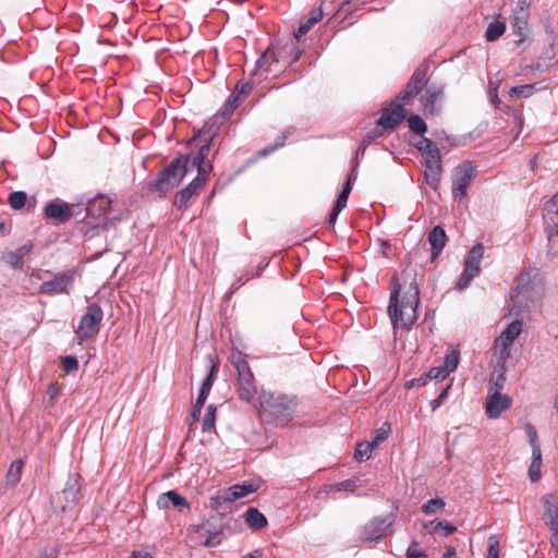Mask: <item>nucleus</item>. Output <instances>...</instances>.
Instances as JSON below:
<instances>
[{
    "label": "nucleus",
    "mask_w": 558,
    "mask_h": 558,
    "mask_svg": "<svg viewBox=\"0 0 558 558\" xmlns=\"http://www.w3.org/2000/svg\"><path fill=\"white\" fill-rule=\"evenodd\" d=\"M289 50H290V54L292 58L291 62L293 63V62L298 61L301 57L302 51L298 47L296 43H292L291 46L289 47Z\"/></svg>",
    "instance_id": "nucleus-57"
},
{
    "label": "nucleus",
    "mask_w": 558,
    "mask_h": 558,
    "mask_svg": "<svg viewBox=\"0 0 558 558\" xmlns=\"http://www.w3.org/2000/svg\"><path fill=\"white\" fill-rule=\"evenodd\" d=\"M207 360L209 363V373L206 376V378L203 380L199 392L209 395L211 387L214 385V381L216 379V376L219 372V363L216 362L211 355H208Z\"/></svg>",
    "instance_id": "nucleus-34"
},
{
    "label": "nucleus",
    "mask_w": 558,
    "mask_h": 558,
    "mask_svg": "<svg viewBox=\"0 0 558 558\" xmlns=\"http://www.w3.org/2000/svg\"><path fill=\"white\" fill-rule=\"evenodd\" d=\"M172 505L174 508L179 509L180 511L182 509H187L190 507L189 501L185 497L179 495L174 490H169L166 493H162L159 495L157 499V506L160 509H167L169 506Z\"/></svg>",
    "instance_id": "nucleus-26"
},
{
    "label": "nucleus",
    "mask_w": 558,
    "mask_h": 558,
    "mask_svg": "<svg viewBox=\"0 0 558 558\" xmlns=\"http://www.w3.org/2000/svg\"><path fill=\"white\" fill-rule=\"evenodd\" d=\"M426 68H418L413 72L404 92L401 95L402 101H408L409 99L418 95L420 92H422V89L426 86Z\"/></svg>",
    "instance_id": "nucleus-19"
},
{
    "label": "nucleus",
    "mask_w": 558,
    "mask_h": 558,
    "mask_svg": "<svg viewBox=\"0 0 558 558\" xmlns=\"http://www.w3.org/2000/svg\"><path fill=\"white\" fill-rule=\"evenodd\" d=\"M5 260L8 264H10L11 266H13L15 268H22V266L24 264L23 259L19 256L16 251L8 253L5 255Z\"/></svg>",
    "instance_id": "nucleus-52"
},
{
    "label": "nucleus",
    "mask_w": 558,
    "mask_h": 558,
    "mask_svg": "<svg viewBox=\"0 0 558 558\" xmlns=\"http://www.w3.org/2000/svg\"><path fill=\"white\" fill-rule=\"evenodd\" d=\"M279 57L277 56L274 48H268L256 61L253 74L257 70L265 72L266 74H276L280 71L278 68Z\"/></svg>",
    "instance_id": "nucleus-23"
},
{
    "label": "nucleus",
    "mask_w": 558,
    "mask_h": 558,
    "mask_svg": "<svg viewBox=\"0 0 558 558\" xmlns=\"http://www.w3.org/2000/svg\"><path fill=\"white\" fill-rule=\"evenodd\" d=\"M8 202L13 209H21L27 203V195L23 191H15L9 195Z\"/></svg>",
    "instance_id": "nucleus-44"
},
{
    "label": "nucleus",
    "mask_w": 558,
    "mask_h": 558,
    "mask_svg": "<svg viewBox=\"0 0 558 558\" xmlns=\"http://www.w3.org/2000/svg\"><path fill=\"white\" fill-rule=\"evenodd\" d=\"M293 133L292 128H288L283 130L280 135L276 138V142L272 145H269L257 153L259 157H267L268 155L276 151L278 148L284 146L287 138Z\"/></svg>",
    "instance_id": "nucleus-35"
},
{
    "label": "nucleus",
    "mask_w": 558,
    "mask_h": 558,
    "mask_svg": "<svg viewBox=\"0 0 558 558\" xmlns=\"http://www.w3.org/2000/svg\"><path fill=\"white\" fill-rule=\"evenodd\" d=\"M408 558H427L424 550L421 549L417 542H412L407 549Z\"/></svg>",
    "instance_id": "nucleus-48"
},
{
    "label": "nucleus",
    "mask_w": 558,
    "mask_h": 558,
    "mask_svg": "<svg viewBox=\"0 0 558 558\" xmlns=\"http://www.w3.org/2000/svg\"><path fill=\"white\" fill-rule=\"evenodd\" d=\"M544 523L550 529L558 526V496L547 494L542 497Z\"/></svg>",
    "instance_id": "nucleus-20"
},
{
    "label": "nucleus",
    "mask_w": 558,
    "mask_h": 558,
    "mask_svg": "<svg viewBox=\"0 0 558 558\" xmlns=\"http://www.w3.org/2000/svg\"><path fill=\"white\" fill-rule=\"evenodd\" d=\"M506 32V21L499 15L490 22V41L498 39Z\"/></svg>",
    "instance_id": "nucleus-45"
},
{
    "label": "nucleus",
    "mask_w": 558,
    "mask_h": 558,
    "mask_svg": "<svg viewBox=\"0 0 558 558\" xmlns=\"http://www.w3.org/2000/svg\"><path fill=\"white\" fill-rule=\"evenodd\" d=\"M39 558H58V550L56 548H45Z\"/></svg>",
    "instance_id": "nucleus-61"
},
{
    "label": "nucleus",
    "mask_w": 558,
    "mask_h": 558,
    "mask_svg": "<svg viewBox=\"0 0 558 558\" xmlns=\"http://www.w3.org/2000/svg\"><path fill=\"white\" fill-rule=\"evenodd\" d=\"M425 160V180L430 189L436 191L441 179V158L440 150L435 144L425 154H422Z\"/></svg>",
    "instance_id": "nucleus-9"
},
{
    "label": "nucleus",
    "mask_w": 558,
    "mask_h": 558,
    "mask_svg": "<svg viewBox=\"0 0 558 558\" xmlns=\"http://www.w3.org/2000/svg\"><path fill=\"white\" fill-rule=\"evenodd\" d=\"M298 398L281 391L262 390L258 396V414L263 422L286 426L296 412Z\"/></svg>",
    "instance_id": "nucleus-2"
},
{
    "label": "nucleus",
    "mask_w": 558,
    "mask_h": 558,
    "mask_svg": "<svg viewBox=\"0 0 558 558\" xmlns=\"http://www.w3.org/2000/svg\"><path fill=\"white\" fill-rule=\"evenodd\" d=\"M459 361L460 351L458 349L449 350L445 355L442 364L432 367L427 373V377L429 379H445L458 367Z\"/></svg>",
    "instance_id": "nucleus-13"
},
{
    "label": "nucleus",
    "mask_w": 558,
    "mask_h": 558,
    "mask_svg": "<svg viewBox=\"0 0 558 558\" xmlns=\"http://www.w3.org/2000/svg\"><path fill=\"white\" fill-rule=\"evenodd\" d=\"M232 364L238 373V391L240 399L252 403L257 393V387L248 363L241 354H238L232 357Z\"/></svg>",
    "instance_id": "nucleus-6"
},
{
    "label": "nucleus",
    "mask_w": 558,
    "mask_h": 558,
    "mask_svg": "<svg viewBox=\"0 0 558 558\" xmlns=\"http://www.w3.org/2000/svg\"><path fill=\"white\" fill-rule=\"evenodd\" d=\"M549 530L551 531V538H550L551 546L554 547L555 551L558 554V526L550 527Z\"/></svg>",
    "instance_id": "nucleus-60"
},
{
    "label": "nucleus",
    "mask_w": 558,
    "mask_h": 558,
    "mask_svg": "<svg viewBox=\"0 0 558 558\" xmlns=\"http://www.w3.org/2000/svg\"><path fill=\"white\" fill-rule=\"evenodd\" d=\"M375 448L376 447L372 441L360 442L355 448L354 458L359 461H366L371 458Z\"/></svg>",
    "instance_id": "nucleus-39"
},
{
    "label": "nucleus",
    "mask_w": 558,
    "mask_h": 558,
    "mask_svg": "<svg viewBox=\"0 0 558 558\" xmlns=\"http://www.w3.org/2000/svg\"><path fill=\"white\" fill-rule=\"evenodd\" d=\"M196 168L197 175L195 178H201L203 180L208 179V174L213 169L211 163L207 160L206 156H203L202 153L194 155L192 158L190 157V170Z\"/></svg>",
    "instance_id": "nucleus-29"
},
{
    "label": "nucleus",
    "mask_w": 558,
    "mask_h": 558,
    "mask_svg": "<svg viewBox=\"0 0 558 558\" xmlns=\"http://www.w3.org/2000/svg\"><path fill=\"white\" fill-rule=\"evenodd\" d=\"M434 145H435V143L427 137H422L417 143L414 144L416 149L418 151H421L422 154H425Z\"/></svg>",
    "instance_id": "nucleus-53"
},
{
    "label": "nucleus",
    "mask_w": 558,
    "mask_h": 558,
    "mask_svg": "<svg viewBox=\"0 0 558 558\" xmlns=\"http://www.w3.org/2000/svg\"><path fill=\"white\" fill-rule=\"evenodd\" d=\"M23 466L24 463L20 459H16L11 463L7 473V483L9 485L15 486L21 481Z\"/></svg>",
    "instance_id": "nucleus-36"
},
{
    "label": "nucleus",
    "mask_w": 558,
    "mask_h": 558,
    "mask_svg": "<svg viewBox=\"0 0 558 558\" xmlns=\"http://www.w3.org/2000/svg\"><path fill=\"white\" fill-rule=\"evenodd\" d=\"M405 109L402 102L392 101L388 107L384 108L378 125L385 130H395L405 118Z\"/></svg>",
    "instance_id": "nucleus-11"
},
{
    "label": "nucleus",
    "mask_w": 558,
    "mask_h": 558,
    "mask_svg": "<svg viewBox=\"0 0 558 558\" xmlns=\"http://www.w3.org/2000/svg\"><path fill=\"white\" fill-rule=\"evenodd\" d=\"M206 183V180L194 178L184 189L179 191L174 197L173 205L179 210L186 209L192 202V198L197 196Z\"/></svg>",
    "instance_id": "nucleus-14"
},
{
    "label": "nucleus",
    "mask_w": 558,
    "mask_h": 558,
    "mask_svg": "<svg viewBox=\"0 0 558 558\" xmlns=\"http://www.w3.org/2000/svg\"><path fill=\"white\" fill-rule=\"evenodd\" d=\"M408 124L410 130L418 135H423L427 131L425 121L418 114L410 116Z\"/></svg>",
    "instance_id": "nucleus-42"
},
{
    "label": "nucleus",
    "mask_w": 558,
    "mask_h": 558,
    "mask_svg": "<svg viewBox=\"0 0 558 558\" xmlns=\"http://www.w3.org/2000/svg\"><path fill=\"white\" fill-rule=\"evenodd\" d=\"M523 323L521 320H514L508 325V327L501 332V335L495 341V351L498 354V361L496 365L497 379L495 385L500 388L506 381V366L505 363L510 356V348L514 340L522 333Z\"/></svg>",
    "instance_id": "nucleus-4"
},
{
    "label": "nucleus",
    "mask_w": 558,
    "mask_h": 558,
    "mask_svg": "<svg viewBox=\"0 0 558 558\" xmlns=\"http://www.w3.org/2000/svg\"><path fill=\"white\" fill-rule=\"evenodd\" d=\"M512 405V399L509 395L500 391L490 393V420L498 418Z\"/></svg>",
    "instance_id": "nucleus-24"
},
{
    "label": "nucleus",
    "mask_w": 558,
    "mask_h": 558,
    "mask_svg": "<svg viewBox=\"0 0 558 558\" xmlns=\"http://www.w3.org/2000/svg\"><path fill=\"white\" fill-rule=\"evenodd\" d=\"M73 283V276L70 274H59L53 279L44 281L39 287V293L54 295L59 293H69V287Z\"/></svg>",
    "instance_id": "nucleus-15"
},
{
    "label": "nucleus",
    "mask_w": 558,
    "mask_h": 558,
    "mask_svg": "<svg viewBox=\"0 0 558 558\" xmlns=\"http://www.w3.org/2000/svg\"><path fill=\"white\" fill-rule=\"evenodd\" d=\"M442 94L444 88L440 85L429 84L426 86L425 94L421 97V102L427 113L432 116L438 114L439 108H437L436 104L441 99Z\"/></svg>",
    "instance_id": "nucleus-22"
},
{
    "label": "nucleus",
    "mask_w": 558,
    "mask_h": 558,
    "mask_svg": "<svg viewBox=\"0 0 558 558\" xmlns=\"http://www.w3.org/2000/svg\"><path fill=\"white\" fill-rule=\"evenodd\" d=\"M252 82L238 83L225 105V114L232 113L253 90Z\"/></svg>",
    "instance_id": "nucleus-21"
},
{
    "label": "nucleus",
    "mask_w": 558,
    "mask_h": 558,
    "mask_svg": "<svg viewBox=\"0 0 558 558\" xmlns=\"http://www.w3.org/2000/svg\"><path fill=\"white\" fill-rule=\"evenodd\" d=\"M33 248V245L32 244H23L22 246H20L16 251V253L19 254V256L24 259V257L32 251Z\"/></svg>",
    "instance_id": "nucleus-62"
},
{
    "label": "nucleus",
    "mask_w": 558,
    "mask_h": 558,
    "mask_svg": "<svg viewBox=\"0 0 558 558\" xmlns=\"http://www.w3.org/2000/svg\"><path fill=\"white\" fill-rule=\"evenodd\" d=\"M62 367L66 373H72L78 369V362L75 356L66 355L62 357Z\"/></svg>",
    "instance_id": "nucleus-49"
},
{
    "label": "nucleus",
    "mask_w": 558,
    "mask_h": 558,
    "mask_svg": "<svg viewBox=\"0 0 558 558\" xmlns=\"http://www.w3.org/2000/svg\"><path fill=\"white\" fill-rule=\"evenodd\" d=\"M446 506V502L444 501V499L441 498H433V499H429L427 500L426 502H424L422 505V512L425 513V514H433V513H436L437 511L444 509Z\"/></svg>",
    "instance_id": "nucleus-43"
},
{
    "label": "nucleus",
    "mask_w": 558,
    "mask_h": 558,
    "mask_svg": "<svg viewBox=\"0 0 558 558\" xmlns=\"http://www.w3.org/2000/svg\"><path fill=\"white\" fill-rule=\"evenodd\" d=\"M197 532L205 537L204 546L206 547H216L222 541V532L218 529L210 530L208 523H203L198 525Z\"/></svg>",
    "instance_id": "nucleus-30"
},
{
    "label": "nucleus",
    "mask_w": 558,
    "mask_h": 558,
    "mask_svg": "<svg viewBox=\"0 0 558 558\" xmlns=\"http://www.w3.org/2000/svg\"><path fill=\"white\" fill-rule=\"evenodd\" d=\"M348 198H349L348 194H344L342 192L339 194V196L335 203V206L329 215V220H328L329 226H333L336 223L339 214L347 206Z\"/></svg>",
    "instance_id": "nucleus-40"
},
{
    "label": "nucleus",
    "mask_w": 558,
    "mask_h": 558,
    "mask_svg": "<svg viewBox=\"0 0 558 558\" xmlns=\"http://www.w3.org/2000/svg\"><path fill=\"white\" fill-rule=\"evenodd\" d=\"M485 246L483 244L474 245L468 253L464 260V268L454 282V290L458 292L465 291L472 281L482 272V262L484 258Z\"/></svg>",
    "instance_id": "nucleus-5"
},
{
    "label": "nucleus",
    "mask_w": 558,
    "mask_h": 558,
    "mask_svg": "<svg viewBox=\"0 0 558 558\" xmlns=\"http://www.w3.org/2000/svg\"><path fill=\"white\" fill-rule=\"evenodd\" d=\"M111 199L105 195H97L87 203V216L97 218L108 213L110 209Z\"/></svg>",
    "instance_id": "nucleus-28"
},
{
    "label": "nucleus",
    "mask_w": 558,
    "mask_h": 558,
    "mask_svg": "<svg viewBox=\"0 0 558 558\" xmlns=\"http://www.w3.org/2000/svg\"><path fill=\"white\" fill-rule=\"evenodd\" d=\"M102 318L104 312L100 305L97 303L89 304L75 331L77 338L81 341H85L95 337L99 332Z\"/></svg>",
    "instance_id": "nucleus-7"
},
{
    "label": "nucleus",
    "mask_w": 558,
    "mask_h": 558,
    "mask_svg": "<svg viewBox=\"0 0 558 558\" xmlns=\"http://www.w3.org/2000/svg\"><path fill=\"white\" fill-rule=\"evenodd\" d=\"M490 558H499V544L494 537H490Z\"/></svg>",
    "instance_id": "nucleus-59"
},
{
    "label": "nucleus",
    "mask_w": 558,
    "mask_h": 558,
    "mask_svg": "<svg viewBox=\"0 0 558 558\" xmlns=\"http://www.w3.org/2000/svg\"><path fill=\"white\" fill-rule=\"evenodd\" d=\"M357 487L356 480L348 478L331 486L330 492H354Z\"/></svg>",
    "instance_id": "nucleus-47"
},
{
    "label": "nucleus",
    "mask_w": 558,
    "mask_h": 558,
    "mask_svg": "<svg viewBox=\"0 0 558 558\" xmlns=\"http://www.w3.org/2000/svg\"><path fill=\"white\" fill-rule=\"evenodd\" d=\"M244 518L246 524L254 530H260L267 525L266 517L256 508H248Z\"/></svg>",
    "instance_id": "nucleus-32"
},
{
    "label": "nucleus",
    "mask_w": 558,
    "mask_h": 558,
    "mask_svg": "<svg viewBox=\"0 0 558 558\" xmlns=\"http://www.w3.org/2000/svg\"><path fill=\"white\" fill-rule=\"evenodd\" d=\"M450 384L446 386L439 393V396L430 402V407L433 411H436L444 402L447 400L448 397V390L450 388Z\"/></svg>",
    "instance_id": "nucleus-50"
},
{
    "label": "nucleus",
    "mask_w": 558,
    "mask_h": 558,
    "mask_svg": "<svg viewBox=\"0 0 558 558\" xmlns=\"http://www.w3.org/2000/svg\"><path fill=\"white\" fill-rule=\"evenodd\" d=\"M533 460L530 465L529 475L532 482H537L541 478V463H542V451L541 448H534Z\"/></svg>",
    "instance_id": "nucleus-37"
},
{
    "label": "nucleus",
    "mask_w": 558,
    "mask_h": 558,
    "mask_svg": "<svg viewBox=\"0 0 558 558\" xmlns=\"http://www.w3.org/2000/svg\"><path fill=\"white\" fill-rule=\"evenodd\" d=\"M389 525L387 519H373L363 526L360 538L363 543L378 542Z\"/></svg>",
    "instance_id": "nucleus-17"
},
{
    "label": "nucleus",
    "mask_w": 558,
    "mask_h": 558,
    "mask_svg": "<svg viewBox=\"0 0 558 558\" xmlns=\"http://www.w3.org/2000/svg\"><path fill=\"white\" fill-rule=\"evenodd\" d=\"M526 433L532 447V452H534V448H541L537 442V433L532 425L526 426Z\"/></svg>",
    "instance_id": "nucleus-54"
},
{
    "label": "nucleus",
    "mask_w": 558,
    "mask_h": 558,
    "mask_svg": "<svg viewBox=\"0 0 558 558\" xmlns=\"http://www.w3.org/2000/svg\"><path fill=\"white\" fill-rule=\"evenodd\" d=\"M216 407L210 404L206 409V413L202 421L203 432H213L216 427Z\"/></svg>",
    "instance_id": "nucleus-38"
},
{
    "label": "nucleus",
    "mask_w": 558,
    "mask_h": 558,
    "mask_svg": "<svg viewBox=\"0 0 558 558\" xmlns=\"http://www.w3.org/2000/svg\"><path fill=\"white\" fill-rule=\"evenodd\" d=\"M81 475L78 473L70 474L65 487L61 492L60 497L63 498L64 504L62 510L73 508L81 499Z\"/></svg>",
    "instance_id": "nucleus-12"
},
{
    "label": "nucleus",
    "mask_w": 558,
    "mask_h": 558,
    "mask_svg": "<svg viewBox=\"0 0 558 558\" xmlns=\"http://www.w3.org/2000/svg\"><path fill=\"white\" fill-rule=\"evenodd\" d=\"M476 168L471 162L457 166L452 171V195L461 201L468 192L471 181L475 178Z\"/></svg>",
    "instance_id": "nucleus-8"
},
{
    "label": "nucleus",
    "mask_w": 558,
    "mask_h": 558,
    "mask_svg": "<svg viewBox=\"0 0 558 558\" xmlns=\"http://www.w3.org/2000/svg\"><path fill=\"white\" fill-rule=\"evenodd\" d=\"M402 279L403 283L396 282L390 293L388 314L393 328L410 329L417 319L420 290L411 272L404 271Z\"/></svg>",
    "instance_id": "nucleus-1"
},
{
    "label": "nucleus",
    "mask_w": 558,
    "mask_h": 558,
    "mask_svg": "<svg viewBox=\"0 0 558 558\" xmlns=\"http://www.w3.org/2000/svg\"><path fill=\"white\" fill-rule=\"evenodd\" d=\"M425 530L430 534L449 536L457 531V527L446 520H433L425 524Z\"/></svg>",
    "instance_id": "nucleus-31"
},
{
    "label": "nucleus",
    "mask_w": 558,
    "mask_h": 558,
    "mask_svg": "<svg viewBox=\"0 0 558 558\" xmlns=\"http://www.w3.org/2000/svg\"><path fill=\"white\" fill-rule=\"evenodd\" d=\"M520 301H526L535 304L544 296V287L538 282L521 283L519 284V292L517 295Z\"/></svg>",
    "instance_id": "nucleus-25"
},
{
    "label": "nucleus",
    "mask_w": 558,
    "mask_h": 558,
    "mask_svg": "<svg viewBox=\"0 0 558 558\" xmlns=\"http://www.w3.org/2000/svg\"><path fill=\"white\" fill-rule=\"evenodd\" d=\"M427 241L432 246V259H436L446 246V231L440 226L434 227L428 233Z\"/></svg>",
    "instance_id": "nucleus-27"
},
{
    "label": "nucleus",
    "mask_w": 558,
    "mask_h": 558,
    "mask_svg": "<svg viewBox=\"0 0 558 558\" xmlns=\"http://www.w3.org/2000/svg\"><path fill=\"white\" fill-rule=\"evenodd\" d=\"M128 558H153V556L148 553H144V551H140V550H134L130 557Z\"/></svg>",
    "instance_id": "nucleus-64"
},
{
    "label": "nucleus",
    "mask_w": 558,
    "mask_h": 558,
    "mask_svg": "<svg viewBox=\"0 0 558 558\" xmlns=\"http://www.w3.org/2000/svg\"><path fill=\"white\" fill-rule=\"evenodd\" d=\"M207 397L208 395L198 392V397L193 407H195L196 410H202Z\"/></svg>",
    "instance_id": "nucleus-63"
},
{
    "label": "nucleus",
    "mask_w": 558,
    "mask_h": 558,
    "mask_svg": "<svg viewBox=\"0 0 558 558\" xmlns=\"http://www.w3.org/2000/svg\"><path fill=\"white\" fill-rule=\"evenodd\" d=\"M190 170V155H179L148 183L149 190L166 194L178 186Z\"/></svg>",
    "instance_id": "nucleus-3"
},
{
    "label": "nucleus",
    "mask_w": 558,
    "mask_h": 558,
    "mask_svg": "<svg viewBox=\"0 0 558 558\" xmlns=\"http://www.w3.org/2000/svg\"><path fill=\"white\" fill-rule=\"evenodd\" d=\"M391 432L390 424L384 423L380 428L374 432L372 442L377 447L380 442L386 440Z\"/></svg>",
    "instance_id": "nucleus-46"
},
{
    "label": "nucleus",
    "mask_w": 558,
    "mask_h": 558,
    "mask_svg": "<svg viewBox=\"0 0 558 558\" xmlns=\"http://www.w3.org/2000/svg\"><path fill=\"white\" fill-rule=\"evenodd\" d=\"M543 217L545 230L550 240L554 235H558V193L546 203Z\"/></svg>",
    "instance_id": "nucleus-18"
},
{
    "label": "nucleus",
    "mask_w": 558,
    "mask_h": 558,
    "mask_svg": "<svg viewBox=\"0 0 558 558\" xmlns=\"http://www.w3.org/2000/svg\"><path fill=\"white\" fill-rule=\"evenodd\" d=\"M44 213L47 218L56 220L60 223L68 222L72 217L76 215L75 206L60 198H56L47 203Z\"/></svg>",
    "instance_id": "nucleus-10"
},
{
    "label": "nucleus",
    "mask_w": 558,
    "mask_h": 558,
    "mask_svg": "<svg viewBox=\"0 0 558 558\" xmlns=\"http://www.w3.org/2000/svg\"><path fill=\"white\" fill-rule=\"evenodd\" d=\"M348 198H349L348 194H344L342 192L339 194V196L335 203V206L329 215V220H328L329 226H333L336 223L339 214L347 206Z\"/></svg>",
    "instance_id": "nucleus-41"
},
{
    "label": "nucleus",
    "mask_w": 558,
    "mask_h": 558,
    "mask_svg": "<svg viewBox=\"0 0 558 558\" xmlns=\"http://www.w3.org/2000/svg\"><path fill=\"white\" fill-rule=\"evenodd\" d=\"M532 87L529 85L511 87L509 94L515 97H527L531 94Z\"/></svg>",
    "instance_id": "nucleus-51"
},
{
    "label": "nucleus",
    "mask_w": 558,
    "mask_h": 558,
    "mask_svg": "<svg viewBox=\"0 0 558 558\" xmlns=\"http://www.w3.org/2000/svg\"><path fill=\"white\" fill-rule=\"evenodd\" d=\"M202 410H196L195 407H193L192 412L190 416L187 417V424L190 428L198 421L199 414Z\"/></svg>",
    "instance_id": "nucleus-58"
},
{
    "label": "nucleus",
    "mask_w": 558,
    "mask_h": 558,
    "mask_svg": "<svg viewBox=\"0 0 558 558\" xmlns=\"http://www.w3.org/2000/svg\"><path fill=\"white\" fill-rule=\"evenodd\" d=\"M46 392L51 400H54L60 395V387L57 383H51Z\"/></svg>",
    "instance_id": "nucleus-55"
},
{
    "label": "nucleus",
    "mask_w": 558,
    "mask_h": 558,
    "mask_svg": "<svg viewBox=\"0 0 558 558\" xmlns=\"http://www.w3.org/2000/svg\"><path fill=\"white\" fill-rule=\"evenodd\" d=\"M260 486V482L256 480L244 481L240 484H234L229 487L221 496L223 502H233L238 499H241L248 494L256 492Z\"/></svg>",
    "instance_id": "nucleus-16"
},
{
    "label": "nucleus",
    "mask_w": 558,
    "mask_h": 558,
    "mask_svg": "<svg viewBox=\"0 0 558 558\" xmlns=\"http://www.w3.org/2000/svg\"><path fill=\"white\" fill-rule=\"evenodd\" d=\"M322 17L323 12L320 9L311 11L308 19L305 22H302L295 31L294 38L299 40L302 36L306 35L310 29L322 20Z\"/></svg>",
    "instance_id": "nucleus-33"
},
{
    "label": "nucleus",
    "mask_w": 558,
    "mask_h": 558,
    "mask_svg": "<svg viewBox=\"0 0 558 558\" xmlns=\"http://www.w3.org/2000/svg\"><path fill=\"white\" fill-rule=\"evenodd\" d=\"M214 137H215V134H211L209 136V138L206 140V143L203 144L198 150V153H202L203 156H206L208 157V154L210 151V148H211V144H213V141H214Z\"/></svg>",
    "instance_id": "nucleus-56"
}]
</instances>
